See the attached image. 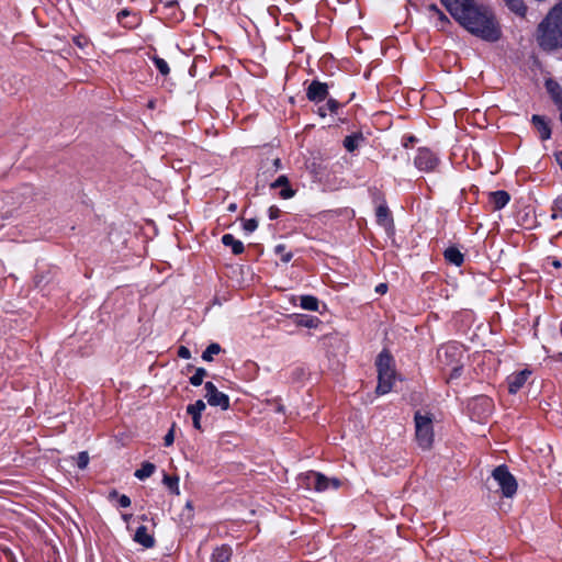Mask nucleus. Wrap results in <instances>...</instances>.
Returning <instances> with one entry per match:
<instances>
[{"mask_svg": "<svg viewBox=\"0 0 562 562\" xmlns=\"http://www.w3.org/2000/svg\"><path fill=\"white\" fill-rule=\"evenodd\" d=\"M451 16L468 32L488 42L499 40L502 32L494 12L475 0H441Z\"/></svg>", "mask_w": 562, "mask_h": 562, "instance_id": "nucleus-1", "label": "nucleus"}, {"mask_svg": "<svg viewBox=\"0 0 562 562\" xmlns=\"http://www.w3.org/2000/svg\"><path fill=\"white\" fill-rule=\"evenodd\" d=\"M536 41L546 50L562 47V2L554 5L538 25Z\"/></svg>", "mask_w": 562, "mask_h": 562, "instance_id": "nucleus-2", "label": "nucleus"}, {"mask_svg": "<svg viewBox=\"0 0 562 562\" xmlns=\"http://www.w3.org/2000/svg\"><path fill=\"white\" fill-rule=\"evenodd\" d=\"M378 369V386L375 393L379 395L386 394L392 389L395 370L393 368V358L387 350H383L376 359Z\"/></svg>", "mask_w": 562, "mask_h": 562, "instance_id": "nucleus-3", "label": "nucleus"}, {"mask_svg": "<svg viewBox=\"0 0 562 562\" xmlns=\"http://www.w3.org/2000/svg\"><path fill=\"white\" fill-rule=\"evenodd\" d=\"M415 436L420 448L429 450L434 442L432 417L430 414L415 413Z\"/></svg>", "mask_w": 562, "mask_h": 562, "instance_id": "nucleus-4", "label": "nucleus"}, {"mask_svg": "<svg viewBox=\"0 0 562 562\" xmlns=\"http://www.w3.org/2000/svg\"><path fill=\"white\" fill-rule=\"evenodd\" d=\"M493 479L497 482L502 495L506 498H512L518 488V483L515 476L509 472L506 465H498L492 471Z\"/></svg>", "mask_w": 562, "mask_h": 562, "instance_id": "nucleus-5", "label": "nucleus"}, {"mask_svg": "<svg viewBox=\"0 0 562 562\" xmlns=\"http://www.w3.org/2000/svg\"><path fill=\"white\" fill-rule=\"evenodd\" d=\"M463 349L457 344L443 345L438 349L437 359L443 367H450L460 362Z\"/></svg>", "mask_w": 562, "mask_h": 562, "instance_id": "nucleus-6", "label": "nucleus"}, {"mask_svg": "<svg viewBox=\"0 0 562 562\" xmlns=\"http://www.w3.org/2000/svg\"><path fill=\"white\" fill-rule=\"evenodd\" d=\"M204 389L205 398L211 406H220L224 411L229 408L228 396L220 392L212 382H206Z\"/></svg>", "mask_w": 562, "mask_h": 562, "instance_id": "nucleus-7", "label": "nucleus"}, {"mask_svg": "<svg viewBox=\"0 0 562 562\" xmlns=\"http://www.w3.org/2000/svg\"><path fill=\"white\" fill-rule=\"evenodd\" d=\"M438 165L437 156L428 148H419L415 157V166L422 171H432Z\"/></svg>", "mask_w": 562, "mask_h": 562, "instance_id": "nucleus-8", "label": "nucleus"}, {"mask_svg": "<svg viewBox=\"0 0 562 562\" xmlns=\"http://www.w3.org/2000/svg\"><path fill=\"white\" fill-rule=\"evenodd\" d=\"M328 87L326 83L319 81H312V83L307 88L306 95L308 100L313 102H321L327 98Z\"/></svg>", "mask_w": 562, "mask_h": 562, "instance_id": "nucleus-9", "label": "nucleus"}, {"mask_svg": "<svg viewBox=\"0 0 562 562\" xmlns=\"http://www.w3.org/2000/svg\"><path fill=\"white\" fill-rule=\"evenodd\" d=\"M261 255L266 256L268 260L273 262L276 266L279 265V259L282 262H288L293 257V252L285 251V248H267V250L262 249Z\"/></svg>", "mask_w": 562, "mask_h": 562, "instance_id": "nucleus-10", "label": "nucleus"}, {"mask_svg": "<svg viewBox=\"0 0 562 562\" xmlns=\"http://www.w3.org/2000/svg\"><path fill=\"white\" fill-rule=\"evenodd\" d=\"M531 371L525 369L518 373H515L508 378V391L510 394L517 393L520 387L526 383L527 379L530 376Z\"/></svg>", "mask_w": 562, "mask_h": 562, "instance_id": "nucleus-11", "label": "nucleus"}, {"mask_svg": "<svg viewBox=\"0 0 562 562\" xmlns=\"http://www.w3.org/2000/svg\"><path fill=\"white\" fill-rule=\"evenodd\" d=\"M205 403L202 400L196 401L194 404L187 407V413L192 416L193 427L201 430V413L205 409Z\"/></svg>", "mask_w": 562, "mask_h": 562, "instance_id": "nucleus-12", "label": "nucleus"}, {"mask_svg": "<svg viewBox=\"0 0 562 562\" xmlns=\"http://www.w3.org/2000/svg\"><path fill=\"white\" fill-rule=\"evenodd\" d=\"M134 541L146 549L153 548L155 546V539L153 535L148 533L147 528L145 526H140L137 528L134 535Z\"/></svg>", "mask_w": 562, "mask_h": 562, "instance_id": "nucleus-13", "label": "nucleus"}, {"mask_svg": "<svg viewBox=\"0 0 562 562\" xmlns=\"http://www.w3.org/2000/svg\"><path fill=\"white\" fill-rule=\"evenodd\" d=\"M427 11L431 16L437 18L438 22L436 25L440 30H443L447 24H450L448 16L436 4H429Z\"/></svg>", "mask_w": 562, "mask_h": 562, "instance_id": "nucleus-14", "label": "nucleus"}, {"mask_svg": "<svg viewBox=\"0 0 562 562\" xmlns=\"http://www.w3.org/2000/svg\"><path fill=\"white\" fill-rule=\"evenodd\" d=\"M490 201L495 210L503 209L509 201V194L506 191H496L490 194Z\"/></svg>", "mask_w": 562, "mask_h": 562, "instance_id": "nucleus-15", "label": "nucleus"}, {"mask_svg": "<svg viewBox=\"0 0 562 562\" xmlns=\"http://www.w3.org/2000/svg\"><path fill=\"white\" fill-rule=\"evenodd\" d=\"M546 87L548 92L551 94L553 101L559 105V109L562 108V88L558 82L553 80H547Z\"/></svg>", "mask_w": 562, "mask_h": 562, "instance_id": "nucleus-16", "label": "nucleus"}, {"mask_svg": "<svg viewBox=\"0 0 562 562\" xmlns=\"http://www.w3.org/2000/svg\"><path fill=\"white\" fill-rule=\"evenodd\" d=\"M376 221L378 223L383 226L385 229H389L392 226V218L390 211L386 206L380 205L376 209Z\"/></svg>", "mask_w": 562, "mask_h": 562, "instance_id": "nucleus-17", "label": "nucleus"}, {"mask_svg": "<svg viewBox=\"0 0 562 562\" xmlns=\"http://www.w3.org/2000/svg\"><path fill=\"white\" fill-rule=\"evenodd\" d=\"M532 123L537 127L541 139H548L551 136L550 127L548 126L547 122L543 120L542 116L533 115L532 116Z\"/></svg>", "mask_w": 562, "mask_h": 562, "instance_id": "nucleus-18", "label": "nucleus"}, {"mask_svg": "<svg viewBox=\"0 0 562 562\" xmlns=\"http://www.w3.org/2000/svg\"><path fill=\"white\" fill-rule=\"evenodd\" d=\"M443 257L456 266H460L463 261V255L459 251V248H445Z\"/></svg>", "mask_w": 562, "mask_h": 562, "instance_id": "nucleus-19", "label": "nucleus"}, {"mask_svg": "<svg viewBox=\"0 0 562 562\" xmlns=\"http://www.w3.org/2000/svg\"><path fill=\"white\" fill-rule=\"evenodd\" d=\"M507 8L514 13L524 16L527 12V7L524 0H503Z\"/></svg>", "mask_w": 562, "mask_h": 562, "instance_id": "nucleus-20", "label": "nucleus"}, {"mask_svg": "<svg viewBox=\"0 0 562 562\" xmlns=\"http://www.w3.org/2000/svg\"><path fill=\"white\" fill-rule=\"evenodd\" d=\"M232 550L227 546L215 549L213 553V562H229Z\"/></svg>", "mask_w": 562, "mask_h": 562, "instance_id": "nucleus-21", "label": "nucleus"}, {"mask_svg": "<svg viewBox=\"0 0 562 562\" xmlns=\"http://www.w3.org/2000/svg\"><path fill=\"white\" fill-rule=\"evenodd\" d=\"M155 469L156 467L154 463L146 461L142 464L140 469L136 470L135 476L139 480H145L155 472Z\"/></svg>", "mask_w": 562, "mask_h": 562, "instance_id": "nucleus-22", "label": "nucleus"}, {"mask_svg": "<svg viewBox=\"0 0 562 562\" xmlns=\"http://www.w3.org/2000/svg\"><path fill=\"white\" fill-rule=\"evenodd\" d=\"M363 140L362 135L360 134H353L349 135L344 140V146L348 151H353L356 148L359 147L360 143Z\"/></svg>", "mask_w": 562, "mask_h": 562, "instance_id": "nucleus-23", "label": "nucleus"}, {"mask_svg": "<svg viewBox=\"0 0 562 562\" xmlns=\"http://www.w3.org/2000/svg\"><path fill=\"white\" fill-rule=\"evenodd\" d=\"M179 477L177 475L170 476L168 474L164 475L162 483L169 488V491L176 495L180 494L178 486Z\"/></svg>", "mask_w": 562, "mask_h": 562, "instance_id": "nucleus-24", "label": "nucleus"}, {"mask_svg": "<svg viewBox=\"0 0 562 562\" xmlns=\"http://www.w3.org/2000/svg\"><path fill=\"white\" fill-rule=\"evenodd\" d=\"M301 306L304 310L317 311V308H318V300L315 296L303 295V296H301Z\"/></svg>", "mask_w": 562, "mask_h": 562, "instance_id": "nucleus-25", "label": "nucleus"}, {"mask_svg": "<svg viewBox=\"0 0 562 562\" xmlns=\"http://www.w3.org/2000/svg\"><path fill=\"white\" fill-rule=\"evenodd\" d=\"M329 485V479L326 477L324 474L322 473H315V484H314V488L317 491V492H323L325 491Z\"/></svg>", "mask_w": 562, "mask_h": 562, "instance_id": "nucleus-26", "label": "nucleus"}, {"mask_svg": "<svg viewBox=\"0 0 562 562\" xmlns=\"http://www.w3.org/2000/svg\"><path fill=\"white\" fill-rule=\"evenodd\" d=\"M338 106L339 104L336 100L329 99L325 105L318 108V114L321 116H325L327 114V111L331 113L336 112Z\"/></svg>", "mask_w": 562, "mask_h": 562, "instance_id": "nucleus-27", "label": "nucleus"}, {"mask_svg": "<svg viewBox=\"0 0 562 562\" xmlns=\"http://www.w3.org/2000/svg\"><path fill=\"white\" fill-rule=\"evenodd\" d=\"M221 352V346L218 344H211L203 352L202 359L205 361H211L213 355H217Z\"/></svg>", "mask_w": 562, "mask_h": 562, "instance_id": "nucleus-28", "label": "nucleus"}, {"mask_svg": "<svg viewBox=\"0 0 562 562\" xmlns=\"http://www.w3.org/2000/svg\"><path fill=\"white\" fill-rule=\"evenodd\" d=\"M205 375H206V370L203 368H199V369H196L195 373L190 378V383L194 386H199L202 384Z\"/></svg>", "mask_w": 562, "mask_h": 562, "instance_id": "nucleus-29", "label": "nucleus"}, {"mask_svg": "<svg viewBox=\"0 0 562 562\" xmlns=\"http://www.w3.org/2000/svg\"><path fill=\"white\" fill-rule=\"evenodd\" d=\"M154 63H155V66L157 67V69L159 70V72L164 76H167L170 71L169 69V66L167 64V61L160 57H157L155 56L153 58Z\"/></svg>", "mask_w": 562, "mask_h": 562, "instance_id": "nucleus-30", "label": "nucleus"}, {"mask_svg": "<svg viewBox=\"0 0 562 562\" xmlns=\"http://www.w3.org/2000/svg\"><path fill=\"white\" fill-rule=\"evenodd\" d=\"M319 321L316 317H304L301 316L297 324L304 327L313 328L318 325Z\"/></svg>", "mask_w": 562, "mask_h": 562, "instance_id": "nucleus-31", "label": "nucleus"}, {"mask_svg": "<svg viewBox=\"0 0 562 562\" xmlns=\"http://www.w3.org/2000/svg\"><path fill=\"white\" fill-rule=\"evenodd\" d=\"M281 167V161L279 158L267 159L263 164L262 168H266L267 171H277Z\"/></svg>", "mask_w": 562, "mask_h": 562, "instance_id": "nucleus-32", "label": "nucleus"}, {"mask_svg": "<svg viewBox=\"0 0 562 562\" xmlns=\"http://www.w3.org/2000/svg\"><path fill=\"white\" fill-rule=\"evenodd\" d=\"M222 243L224 246H243V243L235 239V237L231 234L223 235Z\"/></svg>", "mask_w": 562, "mask_h": 562, "instance_id": "nucleus-33", "label": "nucleus"}, {"mask_svg": "<svg viewBox=\"0 0 562 562\" xmlns=\"http://www.w3.org/2000/svg\"><path fill=\"white\" fill-rule=\"evenodd\" d=\"M258 227V222L254 218L246 220L243 223V228L246 233H252Z\"/></svg>", "mask_w": 562, "mask_h": 562, "instance_id": "nucleus-34", "label": "nucleus"}, {"mask_svg": "<svg viewBox=\"0 0 562 562\" xmlns=\"http://www.w3.org/2000/svg\"><path fill=\"white\" fill-rule=\"evenodd\" d=\"M89 462V456L87 452H80L78 454L77 464L80 469H85L88 465Z\"/></svg>", "mask_w": 562, "mask_h": 562, "instance_id": "nucleus-35", "label": "nucleus"}, {"mask_svg": "<svg viewBox=\"0 0 562 562\" xmlns=\"http://www.w3.org/2000/svg\"><path fill=\"white\" fill-rule=\"evenodd\" d=\"M289 186V180L285 176H280L272 184V188H283Z\"/></svg>", "mask_w": 562, "mask_h": 562, "instance_id": "nucleus-36", "label": "nucleus"}, {"mask_svg": "<svg viewBox=\"0 0 562 562\" xmlns=\"http://www.w3.org/2000/svg\"><path fill=\"white\" fill-rule=\"evenodd\" d=\"M279 195L282 199H290L294 195V191L290 188V186H285V187L281 188Z\"/></svg>", "mask_w": 562, "mask_h": 562, "instance_id": "nucleus-37", "label": "nucleus"}, {"mask_svg": "<svg viewBox=\"0 0 562 562\" xmlns=\"http://www.w3.org/2000/svg\"><path fill=\"white\" fill-rule=\"evenodd\" d=\"M166 446H171L175 440V425L170 428V430L167 432V435L164 438Z\"/></svg>", "mask_w": 562, "mask_h": 562, "instance_id": "nucleus-38", "label": "nucleus"}, {"mask_svg": "<svg viewBox=\"0 0 562 562\" xmlns=\"http://www.w3.org/2000/svg\"><path fill=\"white\" fill-rule=\"evenodd\" d=\"M461 368H462V364H460V363H454V364H453V368H452V371H451V373H450V375H449V378H448V381H449V380H451V379H456V378H458V376L460 375V370H461Z\"/></svg>", "mask_w": 562, "mask_h": 562, "instance_id": "nucleus-39", "label": "nucleus"}, {"mask_svg": "<svg viewBox=\"0 0 562 562\" xmlns=\"http://www.w3.org/2000/svg\"><path fill=\"white\" fill-rule=\"evenodd\" d=\"M315 473H316V472H312V471H310V472H307V473L301 474V475H300V480H302V481L305 483V485L308 487V486H310V484H311V482H310V481H311V479H312L313 476L315 477Z\"/></svg>", "mask_w": 562, "mask_h": 562, "instance_id": "nucleus-40", "label": "nucleus"}, {"mask_svg": "<svg viewBox=\"0 0 562 562\" xmlns=\"http://www.w3.org/2000/svg\"><path fill=\"white\" fill-rule=\"evenodd\" d=\"M280 213H281V211L277 206H274V205L270 206L269 210H268V214H269V218L270 220L278 218L280 216Z\"/></svg>", "mask_w": 562, "mask_h": 562, "instance_id": "nucleus-41", "label": "nucleus"}, {"mask_svg": "<svg viewBox=\"0 0 562 562\" xmlns=\"http://www.w3.org/2000/svg\"><path fill=\"white\" fill-rule=\"evenodd\" d=\"M178 356L183 359H189L191 357V353L187 347L181 346L178 350Z\"/></svg>", "mask_w": 562, "mask_h": 562, "instance_id": "nucleus-42", "label": "nucleus"}, {"mask_svg": "<svg viewBox=\"0 0 562 562\" xmlns=\"http://www.w3.org/2000/svg\"><path fill=\"white\" fill-rule=\"evenodd\" d=\"M119 503L122 507H128L131 505V499L128 496L126 495H122L120 498H119Z\"/></svg>", "mask_w": 562, "mask_h": 562, "instance_id": "nucleus-43", "label": "nucleus"}, {"mask_svg": "<svg viewBox=\"0 0 562 562\" xmlns=\"http://www.w3.org/2000/svg\"><path fill=\"white\" fill-rule=\"evenodd\" d=\"M130 15V11L124 9L117 13L119 22L123 23V20Z\"/></svg>", "mask_w": 562, "mask_h": 562, "instance_id": "nucleus-44", "label": "nucleus"}, {"mask_svg": "<svg viewBox=\"0 0 562 562\" xmlns=\"http://www.w3.org/2000/svg\"><path fill=\"white\" fill-rule=\"evenodd\" d=\"M387 290V286L385 283H381L376 286L375 291L380 294H384Z\"/></svg>", "mask_w": 562, "mask_h": 562, "instance_id": "nucleus-45", "label": "nucleus"}, {"mask_svg": "<svg viewBox=\"0 0 562 562\" xmlns=\"http://www.w3.org/2000/svg\"><path fill=\"white\" fill-rule=\"evenodd\" d=\"M329 484H331L335 488L340 486V481L338 479H330Z\"/></svg>", "mask_w": 562, "mask_h": 562, "instance_id": "nucleus-46", "label": "nucleus"}, {"mask_svg": "<svg viewBox=\"0 0 562 562\" xmlns=\"http://www.w3.org/2000/svg\"><path fill=\"white\" fill-rule=\"evenodd\" d=\"M234 255H241L245 248H232Z\"/></svg>", "mask_w": 562, "mask_h": 562, "instance_id": "nucleus-47", "label": "nucleus"}, {"mask_svg": "<svg viewBox=\"0 0 562 562\" xmlns=\"http://www.w3.org/2000/svg\"><path fill=\"white\" fill-rule=\"evenodd\" d=\"M552 266H553L554 268H560V267H561V262H560L559 260H553V261H552Z\"/></svg>", "mask_w": 562, "mask_h": 562, "instance_id": "nucleus-48", "label": "nucleus"}, {"mask_svg": "<svg viewBox=\"0 0 562 562\" xmlns=\"http://www.w3.org/2000/svg\"><path fill=\"white\" fill-rule=\"evenodd\" d=\"M228 211H231V212L236 211V204H235V203L231 204V205L228 206Z\"/></svg>", "mask_w": 562, "mask_h": 562, "instance_id": "nucleus-49", "label": "nucleus"}, {"mask_svg": "<svg viewBox=\"0 0 562 562\" xmlns=\"http://www.w3.org/2000/svg\"><path fill=\"white\" fill-rule=\"evenodd\" d=\"M186 507H187L189 510H192V509H193V506H192V503H191V502H187Z\"/></svg>", "mask_w": 562, "mask_h": 562, "instance_id": "nucleus-50", "label": "nucleus"}, {"mask_svg": "<svg viewBox=\"0 0 562 562\" xmlns=\"http://www.w3.org/2000/svg\"><path fill=\"white\" fill-rule=\"evenodd\" d=\"M137 22H134V23H124V26L126 27H133L134 25H136Z\"/></svg>", "mask_w": 562, "mask_h": 562, "instance_id": "nucleus-51", "label": "nucleus"}, {"mask_svg": "<svg viewBox=\"0 0 562 562\" xmlns=\"http://www.w3.org/2000/svg\"><path fill=\"white\" fill-rule=\"evenodd\" d=\"M131 517V515H123V519L127 520Z\"/></svg>", "mask_w": 562, "mask_h": 562, "instance_id": "nucleus-52", "label": "nucleus"}, {"mask_svg": "<svg viewBox=\"0 0 562 562\" xmlns=\"http://www.w3.org/2000/svg\"><path fill=\"white\" fill-rule=\"evenodd\" d=\"M176 0H167L168 4H172Z\"/></svg>", "mask_w": 562, "mask_h": 562, "instance_id": "nucleus-53", "label": "nucleus"}, {"mask_svg": "<svg viewBox=\"0 0 562 562\" xmlns=\"http://www.w3.org/2000/svg\"><path fill=\"white\" fill-rule=\"evenodd\" d=\"M560 359H562V353L559 355Z\"/></svg>", "mask_w": 562, "mask_h": 562, "instance_id": "nucleus-54", "label": "nucleus"}]
</instances>
